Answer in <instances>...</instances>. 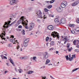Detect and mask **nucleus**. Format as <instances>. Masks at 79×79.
I'll use <instances>...</instances> for the list:
<instances>
[{"label":"nucleus","instance_id":"obj_58","mask_svg":"<svg viewBox=\"0 0 79 79\" xmlns=\"http://www.w3.org/2000/svg\"><path fill=\"white\" fill-rule=\"evenodd\" d=\"M52 65V64H48V66H50V65Z\"/></svg>","mask_w":79,"mask_h":79},{"label":"nucleus","instance_id":"obj_27","mask_svg":"<svg viewBox=\"0 0 79 79\" xmlns=\"http://www.w3.org/2000/svg\"><path fill=\"white\" fill-rule=\"evenodd\" d=\"M44 11H45V12H48V10L46 8H45L44 9Z\"/></svg>","mask_w":79,"mask_h":79},{"label":"nucleus","instance_id":"obj_17","mask_svg":"<svg viewBox=\"0 0 79 79\" xmlns=\"http://www.w3.org/2000/svg\"><path fill=\"white\" fill-rule=\"evenodd\" d=\"M50 45H51V46H53V45H55V41H52L50 43Z\"/></svg>","mask_w":79,"mask_h":79},{"label":"nucleus","instance_id":"obj_36","mask_svg":"<svg viewBox=\"0 0 79 79\" xmlns=\"http://www.w3.org/2000/svg\"><path fill=\"white\" fill-rule=\"evenodd\" d=\"M52 7V6L49 5L48 6V8H49V9H50Z\"/></svg>","mask_w":79,"mask_h":79},{"label":"nucleus","instance_id":"obj_32","mask_svg":"<svg viewBox=\"0 0 79 79\" xmlns=\"http://www.w3.org/2000/svg\"><path fill=\"white\" fill-rule=\"evenodd\" d=\"M69 57H70L69 58V61H71V60H72V59H71V55H69Z\"/></svg>","mask_w":79,"mask_h":79},{"label":"nucleus","instance_id":"obj_3","mask_svg":"<svg viewBox=\"0 0 79 79\" xmlns=\"http://www.w3.org/2000/svg\"><path fill=\"white\" fill-rule=\"evenodd\" d=\"M67 5V2L66 1H64L61 4V6L62 8H65Z\"/></svg>","mask_w":79,"mask_h":79},{"label":"nucleus","instance_id":"obj_28","mask_svg":"<svg viewBox=\"0 0 79 79\" xmlns=\"http://www.w3.org/2000/svg\"><path fill=\"white\" fill-rule=\"evenodd\" d=\"M76 58V56H75V54L72 55V57H71V59H73V58Z\"/></svg>","mask_w":79,"mask_h":79},{"label":"nucleus","instance_id":"obj_62","mask_svg":"<svg viewBox=\"0 0 79 79\" xmlns=\"http://www.w3.org/2000/svg\"><path fill=\"white\" fill-rule=\"evenodd\" d=\"M46 2L47 3H50V1H46Z\"/></svg>","mask_w":79,"mask_h":79},{"label":"nucleus","instance_id":"obj_19","mask_svg":"<svg viewBox=\"0 0 79 79\" xmlns=\"http://www.w3.org/2000/svg\"><path fill=\"white\" fill-rule=\"evenodd\" d=\"M56 10L58 11H59V12H60V11H61V8L60 7H57Z\"/></svg>","mask_w":79,"mask_h":79},{"label":"nucleus","instance_id":"obj_64","mask_svg":"<svg viewBox=\"0 0 79 79\" xmlns=\"http://www.w3.org/2000/svg\"><path fill=\"white\" fill-rule=\"evenodd\" d=\"M76 79H79V77H76Z\"/></svg>","mask_w":79,"mask_h":79},{"label":"nucleus","instance_id":"obj_54","mask_svg":"<svg viewBox=\"0 0 79 79\" xmlns=\"http://www.w3.org/2000/svg\"><path fill=\"white\" fill-rule=\"evenodd\" d=\"M4 33H3V35H5V32L4 31Z\"/></svg>","mask_w":79,"mask_h":79},{"label":"nucleus","instance_id":"obj_38","mask_svg":"<svg viewBox=\"0 0 79 79\" xmlns=\"http://www.w3.org/2000/svg\"><path fill=\"white\" fill-rule=\"evenodd\" d=\"M49 39V38L48 37H47L46 39V41H47Z\"/></svg>","mask_w":79,"mask_h":79},{"label":"nucleus","instance_id":"obj_26","mask_svg":"<svg viewBox=\"0 0 79 79\" xmlns=\"http://www.w3.org/2000/svg\"><path fill=\"white\" fill-rule=\"evenodd\" d=\"M77 69H79V68H77L74 69L72 70V71L73 72H74V71H77Z\"/></svg>","mask_w":79,"mask_h":79},{"label":"nucleus","instance_id":"obj_46","mask_svg":"<svg viewBox=\"0 0 79 79\" xmlns=\"http://www.w3.org/2000/svg\"><path fill=\"white\" fill-rule=\"evenodd\" d=\"M6 64L7 66H10V65L8 63H6Z\"/></svg>","mask_w":79,"mask_h":79},{"label":"nucleus","instance_id":"obj_18","mask_svg":"<svg viewBox=\"0 0 79 79\" xmlns=\"http://www.w3.org/2000/svg\"><path fill=\"white\" fill-rule=\"evenodd\" d=\"M29 39L27 38L25 40L24 42H26V43H28L29 42Z\"/></svg>","mask_w":79,"mask_h":79},{"label":"nucleus","instance_id":"obj_45","mask_svg":"<svg viewBox=\"0 0 79 79\" xmlns=\"http://www.w3.org/2000/svg\"><path fill=\"white\" fill-rule=\"evenodd\" d=\"M45 66H43L42 67H41V68H43V69H44V68H45Z\"/></svg>","mask_w":79,"mask_h":79},{"label":"nucleus","instance_id":"obj_47","mask_svg":"<svg viewBox=\"0 0 79 79\" xmlns=\"http://www.w3.org/2000/svg\"><path fill=\"white\" fill-rule=\"evenodd\" d=\"M13 38V39H14V36H13V35H11V37L10 38Z\"/></svg>","mask_w":79,"mask_h":79},{"label":"nucleus","instance_id":"obj_4","mask_svg":"<svg viewBox=\"0 0 79 79\" xmlns=\"http://www.w3.org/2000/svg\"><path fill=\"white\" fill-rule=\"evenodd\" d=\"M10 23H11L10 21H8L7 23L6 22L5 24L3 26V27H4V28H8V25L10 24Z\"/></svg>","mask_w":79,"mask_h":79},{"label":"nucleus","instance_id":"obj_10","mask_svg":"<svg viewBox=\"0 0 79 79\" xmlns=\"http://www.w3.org/2000/svg\"><path fill=\"white\" fill-rule=\"evenodd\" d=\"M60 22V24H64L65 23H66L65 19H61Z\"/></svg>","mask_w":79,"mask_h":79},{"label":"nucleus","instance_id":"obj_59","mask_svg":"<svg viewBox=\"0 0 79 79\" xmlns=\"http://www.w3.org/2000/svg\"><path fill=\"white\" fill-rule=\"evenodd\" d=\"M75 52H78V51H77V49H75Z\"/></svg>","mask_w":79,"mask_h":79},{"label":"nucleus","instance_id":"obj_15","mask_svg":"<svg viewBox=\"0 0 79 79\" xmlns=\"http://www.w3.org/2000/svg\"><path fill=\"white\" fill-rule=\"evenodd\" d=\"M27 45H28V43L24 42L23 43V46L25 47H26Z\"/></svg>","mask_w":79,"mask_h":79},{"label":"nucleus","instance_id":"obj_48","mask_svg":"<svg viewBox=\"0 0 79 79\" xmlns=\"http://www.w3.org/2000/svg\"><path fill=\"white\" fill-rule=\"evenodd\" d=\"M15 44H16V43H18V40H16H16H15Z\"/></svg>","mask_w":79,"mask_h":79},{"label":"nucleus","instance_id":"obj_40","mask_svg":"<svg viewBox=\"0 0 79 79\" xmlns=\"http://www.w3.org/2000/svg\"><path fill=\"white\" fill-rule=\"evenodd\" d=\"M18 27L19 28H22V26L21 25H19L18 26Z\"/></svg>","mask_w":79,"mask_h":79},{"label":"nucleus","instance_id":"obj_21","mask_svg":"<svg viewBox=\"0 0 79 79\" xmlns=\"http://www.w3.org/2000/svg\"><path fill=\"white\" fill-rule=\"evenodd\" d=\"M37 58V57L36 56H34L33 57H31V59H32V60H35V61H37V60H35V58Z\"/></svg>","mask_w":79,"mask_h":79},{"label":"nucleus","instance_id":"obj_60","mask_svg":"<svg viewBox=\"0 0 79 79\" xmlns=\"http://www.w3.org/2000/svg\"><path fill=\"white\" fill-rule=\"evenodd\" d=\"M8 73V71H5L4 72L5 74H6V73Z\"/></svg>","mask_w":79,"mask_h":79},{"label":"nucleus","instance_id":"obj_41","mask_svg":"<svg viewBox=\"0 0 79 79\" xmlns=\"http://www.w3.org/2000/svg\"><path fill=\"white\" fill-rule=\"evenodd\" d=\"M1 56V58L2 60H3L4 58H3V55H2Z\"/></svg>","mask_w":79,"mask_h":79},{"label":"nucleus","instance_id":"obj_25","mask_svg":"<svg viewBox=\"0 0 79 79\" xmlns=\"http://www.w3.org/2000/svg\"><path fill=\"white\" fill-rule=\"evenodd\" d=\"M24 25H25V29H29V27H28L27 26V25H26V24H23Z\"/></svg>","mask_w":79,"mask_h":79},{"label":"nucleus","instance_id":"obj_61","mask_svg":"<svg viewBox=\"0 0 79 79\" xmlns=\"http://www.w3.org/2000/svg\"><path fill=\"white\" fill-rule=\"evenodd\" d=\"M13 24L12 23H11V24H10V26H12Z\"/></svg>","mask_w":79,"mask_h":79},{"label":"nucleus","instance_id":"obj_29","mask_svg":"<svg viewBox=\"0 0 79 79\" xmlns=\"http://www.w3.org/2000/svg\"><path fill=\"white\" fill-rule=\"evenodd\" d=\"M71 32L72 34H74L75 33V31L74 30H71Z\"/></svg>","mask_w":79,"mask_h":79},{"label":"nucleus","instance_id":"obj_57","mask_svg":"<svg viewBox=\"0 0 79 79\" xmlns=\"http://www.w3.org/2000/svg\"><path fill=\"white\" fill-rule=\"evenodd\" d=\"M14 1H15V3H16V2H18V0H14Z\"/></svg>","mask_w":79,"mask_h":79},{"label":"nucleus","instance_id":"obj_39","mask_svg":"<svg viewBox=\"0 0 79 79\" xmlns=\"http://www.w3.org/2000/svg\"><path fill=\"white\" fill-rule=\"evenodd\" d=\"M77 23H79V18L77 19Z\"/></svg>","mask_w":79,"mask_h":79},{"label":"nucleus","instance_id":"obj_44","mask_svg":"<svg viewBox=\"0 0 79 79\" xmlns=\"http://www.w3.org/2000/svg\"><path fill=\"white\" fill-rule=\"evenodd\" d=\"M13 79H19V77H18V78H15V77H13L12 78Z\"/></svg>","mask_w":79,"mask_h":79},{"label":"nucleus","instance_id":"obj_12","mask_svg":"<svg viewBox=\"0 0 79 79\" xmlns=\"http://www.w3.org/2000/svg\"><path fill=\"white\" fill-rule=\"evenodd\" d=\"M9 60L10 61V63L12 64H13V66H15V64H14V62H13V60L11 58V57H10V58L9 59Z\"/></svg>","mask_w":79,"mask_h":79},{"label":"nucleus","instance_id":"obj_49","mask_svg":"<svg viewBox=\"0 0 79 79\" xmlns=\"http://www.w3.org/2000/svg\"><path fill=\"white\" fill-rule=\"evenodd\" d=\"M69 52H71V48H69L68 50Z\"/></svg>","mask_w":79,"mask_h":79},{"label":"nucleus","instance_id":"obj_2","mask_svg":"<svg viewBox=\"0 0 79 79\" xmlns=\"http://www.w3.org/2000/svg\"><path fill=\"white\" fill-rule=\"evenodd\" d=\"M51 35L52 36H53L54 38H55V37H56L57 39L59 40V35L58 34V33H57V32H56L55 31L53 32H52Z\"/></svg>","mask_w":79,"mask_h":79},{"label":"nucleus","instance_id":"obj_63","mask_svg":"<svg viewBox=\"0 0 79 79\" xmlns=\"http://www.w3.org/2000/svg\"><path fill=\"white\" fill-rule=\"evenodd\" d=\"M77 48H79V45H78L77 46Z\"/></svg>","mask_w":79,"mask_h":79},{"label":"nucleus","instance_id":"obj_22","mask_svg":"<svg viewBox=\"0 0 79 79\" xmlns=\"http://www.w3.org/2000/svg\"><path fill=\"white\" fill-rule=\"evenodd\" d=\"M63 40L65 41L68 40V37L67 36L64 37Z\"/></svg>","mask_w":79,"mask_h":79},{"label":"nucleus","instance_id":"obj_42","mask_svg":"<svg viewBox=\"0 0 79 79\" xmlns=\"http://www.w3.org/2000/svg\"><path fill=\"white\" fill-rule=\"evenodd\" d=\"M69 26L70 27H73V24H70V25H69Z\"/></svg>","mask_w":79,"mask_h":79},{"label":"nucleus","instance_id":"obj_50","mask_svg":"<svg viewBox=\"0 0 79 79\" xmlns=\"http://www.w3.org/2000/svg\"><path fill=\"white\" fill-rule=\"evenodd\" d=\"M19 23H17L15 24V25L16 26H18V25H19Z\"/></svg>","mask_w":79,"mask_h":79},{"label":"nucleus","instance_id":"obj_8","mask_svg":"<svg viewBox=\"0 0 79 79\" xmlns=\"http://www.w3.org/2000/svg\"><path fill=\"white\" fill-rule=\"evenodd\" d=\"M43 56L45 58H48V53L47 52H45L44 53Z\"/></svg>","mask_w":79,"mask_h":79},{"label":"nucleus","instance_id":"obj_30","mask_svg":"<svg viewBox=\"0 0 79 79\" xmlns=\"http://www.w3.org/2000/svg\"><path fill=\"white\" fill-rule=\"evenodd\" d=\"M77 32H79V27H77L76 28Z\"/></svg>","mask_w":79,"mask_h":79},{"label":"nucleus","instance_id":"obj_34","mask_svg":"<svg viewBox=\"0 0 79 79\" xmlns=\"http://www.w3.org/2000/svg\"><path fill=\"white\" fill-rule=\"evenodd\" d=\"M22 70L21 69H19V73H21V72H22Z\"/></svg>","mask_w":79,"mask_h":79},{"label":"nucleus","instance_id":"obj_53","mask_svg":"<svg viewBox=\"0 0 79 79\" xmlns=\"http://www.w3.org/2000/svg\"><path fill=\"white\" fill-rule=\"evenodd\" d=\"M8 47H10L11 46V44L10 43L8 44Z\"/></svg>","mask_w":79,"mask_h":79},{"label":"nucleus","instance_id":"obj_56","mask_svg":"<svg viewBox=\"0 0 79 79\" xmlns=\"http://www.w3.org/2000/svg\"><path fill=\"white\" fill-rule=\"evenodd\" d=\"M15 70L16 72L18 71V69H17L16 68H15Z\"/></svg>","mask_w":79,"mask_h":79},{"label":"nucleus","instance_id":"obj_33","mask_svg":"<svg viewBox=\"0 0 79 79\" xmlns=\"http://www.w3.org/2000/svg\"><path fill=\"white\" fill-rule=\"evenodd\" d=\"M54 49V48H50L49 49V51H50L51 50H53Z\"/></svg>","mask_w":79,"mask_h":79},{"label":"nucleus","instance_id":"obj_51","mask_svg":"<svg viewBox=\"0 0 79 79\" xmlns=\"http://www.w3.org/2000/svg\"><path fill=\"white\" fill-rule=\"evenodd\" d=\"M16 20H15V21H14V22H13L12 23L13 24H15V23H16Z\"/></svg>","mask_w":79,"mask_h":79},{"label":"nucleus","instance_id":"obj_35","mask_svg":"<svg viewBox=\"0 0 79 79\" xmlns=\"http://www.w3.org/2000/svg\"><path fill=\"white\" fill-rule=\"evenodd\" d=\"M65 57L67 60H69V57H68V56H66Z\"/></svg>","mask_w":79,"mask_h":79},{"label":"nucleus","instance_id":"obj_55","mask_svg":"<svg viewBox=\"0 0 79 79\" xmlns=\"http://www.w3.org/2000/svg\"><path fill=\"white\" fill-rule=\"evenodd\" d=\"M58 53H59V52L58 51H56V54H58Z\"/></svg>","mask_w":79,"mask_h":79},{"label":"nucleus","instance_id":"obj_24","mask_svg":"<svg viewBox=\"0 0 79 79\" xmlns=\"http://www.w3.org/2000/svg\"><path fill=\"white\" fill-rule=\"evenodd\" d=\"M32 73H34V71H30L28 72V74H32Z\"/></svg>","mask_w":79,"mask_h":79},{"label":"nucleus","instance_id":"obj_20","mask_svg":"<svg viewBox=\"0 0 79 79\" xmlns=\"http://www.w3.org/2000/svg\"><path fill=\"white\" fill-rule=\"evenodd\" d=\"M49 62H50V60L49 59H47L46 62V64H48Z\"/></svg>","mask_w":79,"mask_h":79},{"label":"nucleus","instance_id":"obj_9","mask_svg":"<svg viewBox=\"0 0 79 79\" xmlns=\"http://www.w3.org/2000/svg\"><path fill=\"white\" fill-rule=\"evenodd\" d=\"M48 28L49 30L52 31V30H53L54 29V27L52 25H49L48 27Z\"/></svg>","mask_w":79,"mask_h":79},{"label":"nucleus","instance_id":"obj_5","mask_svg":"<svg viewBox=\"0 0 79 79\" xmlns=\"http://www.w3.org/2000/svg\"><path fill=\"white\" fill-rule=\"evenodd\" d=\"M30 26L29 27V30L30 31H31L33 29V28L34 27V26H35V24L34 23H30Z\"/></svg>","mask_w":79,"mask_h":79},{"label":"nucleus","instance_id":"obj_23","mask_svg":"<svg viewBox=\"0 0 79 79\" xmlns=\"http://www.w3.org/2000/svg\"><path fill=\"white\" fill-rule=\"evenodd\" d=\"M22 32L23 35H25V31H24V30H22Z\"/></svg>","mask_w":79,"mask_h":79},{"label":"nucleus","instance_id":"obj_16","mask_svg":"<svg viewBox=\"0 0 79 79\" xmlns=\"http://www.w3.org/2000/svg\"><path fill=\"white\" fill-rule=\"evenodd\" d=\"M54 21L56 24H57V23H59V20H58V19L57 18L55 19L54 20Z\"/></svg>","mask_w":79,"mask_h":79},{"label":"nucleus","instance_id":"obj_14","mask_svg":"<svg viewBox=\"0 0 79 79\" xmlns=\"http://www.w3.org/2000/svg\"><path fill=\"white\" fill-rule=\"evenodd\" d=\"M9 40L13 43L14 44H15V40L10 39H9Z\"/></svg>","mask_w":79,"mask_h":79},{"label":"nucleus","instance_id":"obj_1","mask_svg":"<svg viewBox=\"0 0 79 79\" xmlns=\"http://www.w3.org/2000/svg\"><path fill=\"white\" fill-rule=\"evenodd\" d=\"M24 16L21 17L20 19L17 22V23L19 24L20 23H22V24H25L26 25H27V23H28L27 20H26V21H24Z\"/></svg>","mask_w":79,"mask_h":79},{"label":"nucleus","instance_id":"obj_52","mask_svg":"<svg viewBox=\"0 0 79 79\" xmlns=\"http://www.w3.org/2000/svg\"><path fill=\"white\" fill-rule=\"evenodd\" d=\"M17 31H21V29H18L17 30Z\"/></svg>","mask_w":79,"mask_h":79},{"label":"nucleus","instance_id":"obj_11","mask_svg":"<svg viewBox=\"0 0 79 79\" xmlns=\"http://www.w3.org/2000/svg\"><path fill=\"white\" fill-rule=\"evenodd\" d=\"M15 3V1H14V0H11L10 1V4L11 5H14Z\"/></svg>","mask_w":79,"mask_h":79},{"label":"nucleus","instance_id":"obj_43","mask_svg":"<svg viewBox=\"0 0 79 79\" xmlns=\"http://www.w3.org/2000/svg\"><path fill=\"white\" fill-rule=\"evenodd\" d=\"M3 58H4V59H5L6 60L7 59V58L5 56H3Z\"/></svg>","mask_w":79,"mask_h":79},{"label":"nucleus","instance_id":"obj_31","mask_svg":"<svg viewBox=\"0 0 79 79\" xmlns=\"http://www.w3.org/2000/svg\"><path fill=\"white\" fill-rule=\"evenodd\" d=\"M55 2V0H52L50 1V3H53V2Z\"/></svg>","mask_w":79,"mask_h":79},{"label":"nucleus","instance_id":"obj_6","mask_svg":"<svg viewBox=\"0 0 79 79\" xmlns=\"http://www.w3.org/2000/svg\"><path fill=\"white\" fill-rule=\"evenodd\" d=\"M36 14L38 15L39 18H42V12H41L40 10L37 11Z\"/></svg>","mask_w":79,"mask_h":79},{"label":"nucleus","instance_id":"obj_13","mask_svg":"<svg viewBox=\"0 0 79 79\" xmlns=\"http://www.w3.org/2000/svg\"><path fill=\"white\" fill-rule=\"evenodd\" d=\"M76 43H77V44H79V41L78 40H77V41L76 40H74L73 41V43L74 45H76Z\"/></svg>","mask_w":79,"mask_h":79},{"label":"nucleus","instance_id":"obj_37","mask_svg":"<svg viewBox=\"0 0 79 79\" xmlns=\"http://www.w3.org/2000/svg\"><path fill=\"white\" fill-rule=\"evenodd\" d=\"M41 77L42 78V79H46V77H45V76L44 77L43 76H42Z\"/></svg>","mask_w":79,"mask_h":79},{"label":"nucleus","instance_id":"obj_7","mask_svg":"<svg viewBox=\"0 0 79 79\" xmlns=\"http://www.w3.org/2000/svg\"><path fill=\"white\" fill-rule=\"evenodd\" d=\"M79 1H76L72 3L71 5L72 6H76V5H78V4H79Z\"/></svg>","mask_w":79,"mask_h":79}]
</instances>
